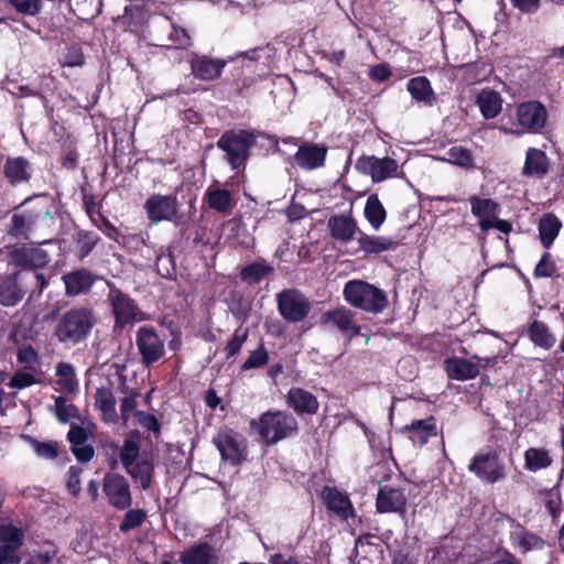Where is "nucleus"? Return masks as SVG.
Masks as SVG:
<instances>
[{
  "label": "nucleus",
  "instance_id": "69168bd1",
  "mask_svg": "<svg viewBox=\"0 0 564 564\" xmlns=\"http://www.w3.org/2000/svg\"><path fill=\"white\" fill-rule=\"evenodd\" d=\"M72 452L76 456V458L82 463L89 462L94 456V448L90 445H77L72 446Z\"/></svg>",
  "mask_w": 564,
  "mask_h": 564
},
{
  "label": "nucleus",
  "instance_id": "f8f14e48",
  "mask_svg": "<svg viewBox=\"0 0 564 564\" xmlns=\"http://www.w3.org/2000/svg\"><path fill=\"white\" fill-rule=\"evenodd\" d=\"M318 323L327 329L337 328L349 339L360 335L361 327L355 321V313L344 306L324 312Z\"/></svg>",
  "mask_w": 564,
  "mask_h": 564
},
{
  "label": "nucleus",
  "instance_id": "423d86ee",
  "mask_svg": "<svg viewBox=\"0 0 564 564\" xmlns=\"http://www.w3.org/2000/svg\"><path fill=\"white\" fill-rule=\"evenodd\" d=\"M468 470L489 484H495L506 478V466L499 453L495 449H487L476 454L468 465Z\"/></svg>",
  "mask_w": 564,
  "mask_h": 564
},
{
  "label": "nucleus",
  "instance_id": "393cba45",
  "mask_svg": "<svg viewBox=\"0 0 564 564\" xmlns=\"http://www.w3.org/2000/svg\"><path fill=\"white\" fill-rule=\"evenodd\" d=\"M25 290L20 283V273H12L0 282V303L4 306L18 304L24 296Z\"/></svg>",
  "mask_w": 564,
  "mask_h": 564
},
{
  "label": "nucleus",
  "instance_id": "ddd939ff",
  "mask_svg": "<svg viewBox=\"0 0 564 564\" xmlns=\"http://www.w3.org/2000/svg\"><path fill=\"white\" fill-rule=\"evenodd\" d=\"M102 490L109 505L116 509L123 510L132 503L129 482L122 475L115 473L106 474Z\"/></svg>",
  "mask_w": 564,
  "mask_h": 564
},
{
  "label": "nucleus",
  "instance_id": "20e7f679",
  "mask_svg": "<svg viewBox=\"0 0 564 564\" xmlns=\"http://www.w3.org/2000/svg\"><path fill=\"white\" fill-rule=\"evenodd\" d=\"M344 297L351 306L370 313H380L388 306L386 293L361 280L347 282Z\"/></svg>",
  "mask_w": 564,
  "mask_h": 564
},
{
  "label": "nucleus",
  "instance_id": "9d476101",
  "mask_svg": "<svg viewBox=\"0 0 564 564\" xmlns=\"http://www.w3.org/2000/svg\"><path fill=\"white\" fill-rule=\"evenodd\" d=\"M135 344L144 366L156 362L165 354L164 340L151 326H142L138 329Z\"/></svg>",
  "mask_w": 564,
  "mask_h": 564
},
{
  "label": "nucleus",
  "instance_id": "7c9ffc66",
  "mask_svg": "<svg viewBox=\"0 0 564 564\" xmlns=\"http://www.w3.org/2000/svg\"><path fill=\"white\" fill-rule=\"evenodd\" d=\"M364 215L375 230H378L386 221L387 210L377 194L368 196L364 208Z\"/></svg>",
  "mask_w": 564,
  "mask_h": 564
},
{
  "label": "nucleus",
  "instance_id": "b1692460",
  "mask_svg": "<svg viewBox=\"0 0 564 564\" xmlns=\"http://www.w3.org/2000/svg\"><path fill=\"white\" fill-rule=\"evenodd\" d=\"M180 561L182 564H217L218 556L212 545L198 543L182 552Z\"/></svg>",
  "mask_w": 564,
  "mask_h": 564
},
{
  "label": "nucleus",
  "instance_id": "39448f33",
  "mask_svg": "<svg viewBox=\"0 0 564 564\" xmlns=\"http://www.w3.org/2000/svg\"><path fill=\"white\" fill-rule=\"evenodd\" d=\"M254 143V135L248 131H228L217 141V147L226 153V160L232 169L245 164L249 148Z\"/></svg>",
  "mask_w": 564,
  "mask_h": 564
},
{
  "label": "nucleus",
  "instance_id": "603ef678",
  "mask_svg": "<svg viewBox=\"0 0 564 564\" xmlns=\"http://www.w3.org/2000/svg\"><path fill=\"white\" fill-rule=\"evenodd\" d=\"M246 338V330L237 329L225 347L226 357L231 358L236 356L240 351Z\"/></svg>",
  "mask_w": 564,
  "mask_h": 564
},
{
  "label": "nucleus",
  "instance_id": "bf43d9fd",
  "mask_svg": "<svg viewBox=\"0 0 564 564\" xmlns=\"http://www.w3.org/2000/svg\"><path fill=\"white\" fill-rule=\"evenodd\" d=\"M555 272V264L549 253H544L540 262L535 267L536 276H552Z\"/></svg>",
  "mask_w": 564,
  "mask_h": 564
},
{
  "label": "nucleus",
  "instance_id": "1a4fd4ad",
  "mask_svg": "<svg viewBox=\"0 0 564 564\" xmlns=\"http://www.w3.org/2000/svg\"><path fill=\"white\" fill-rule=\"evenodd\" d=\"M10 264L24 269L42 268L48 262L46 251L37 247L9 246L0 251Z\"/></svg>",
  "mask_w": 564,
  "mask_h": 564
},
{
  "label": "nucleus",
  "instance_id": "4468645a",
  "mask_svg": "<svg viewBox=\"0 0 564 564\" xmlns=\"http://www.w3.org/2000/svg\"><path fill=\"white\" fill-rule=\"evenodd\" d=\"M23 544V533L11 524L0 525V564H18V550Z\"/></svg>",
  "mask_w": 564,
  "mask_h": 564
},
{
  "label": "nucleus",
  "instance_id": "4be33fe9",
  "mask_svg": "<svg viewBox=\"0 0 564 564\" xmlns=\"http://www.w3.org/2000/svg\"><path fill=\"white\" fill-rule=\"evenodd\" d=\"M406 505V498L399 489L382 487L377 496V509L379 512H402Z\"/></svg>",
  "mask_w": 564,
  "mask_h": 564
},
{
  "label": "nucleus",
  "instance_id": "338daca9",
  "mask_svg": "<svg viewBox=\"0 0 564 564\" xmlns=\"http://www.w3.org/2000/svg\"><path fill=\"white\" fill-rule=\"evenodd\" d=\"M510 2L523 13L535 12L540 7V0H510Z\"/></svg>",
  "mask_w": 564,
  "mask_h": 564
},
{
  "label": "nucleus",
  "instance_id": "864d4df0",
  "mask_svg": "<svg viewBox=\"0 0 564 564\" xmlns=\"http://www.w3.org/2000/svg\"><path fill=\"white\" fill-rule=\"evenodd\" d=\"M75 408L69 404L64 397H57L55 399V414L58 421L65 423L74 416Z\"/></svg>",
  "mask_w": 564,
  "mask_h": 564
},
{
  "label": "nucleus",
  "instance_id": "a211bd4d",
  "mask_svg": "<svg viewBox=\"0 0 564 564\" xmlns=\"http://www.w3.org/2000/svg\"><path fill=\"white\" fill-rule=\"evenodd\" d=\"M225 65V61L212 59L205 55H194L191 61L192 74L200 80H214L218 78Z\"/></svg>",
  "mask_w": 564,
  "mask_h": 564
},
{
  "label": "nucleus",
  "instance_id": "09e8293b",
  "mask_svg": "<svg viewBox=\"0 0 564 564\" xmlns=\"http://www.w3.org/2000/svg\"><path fill=\"white\" fill-rule=\"evenodd\" d=\"M140 447L133 440H126L120 449V459L124 468H129L131 464L138 462Z\"/></svg>",
  "mask_w": 564,
  "mask_h": 564
},
{
  "label": "nucleus",
  "instance_id": "473e14b6",
  "mask_svg": "<svg viewBox=\"0 0 564 564\" xmlns=\"http://www.w3.org/2000/svg\"><path fill=\"white\" fill-rule=\"evenodd\" d=\"M553 458L547 449L543 447H530L524 452V467L527 470L536 473L551 466Z\"/></svg>",
  "mask_w": 564,
  "mask_h": 564
},
{
  "label": "nucleus",
  "instance_id": "13d9d810",
  "mask_svg": "<svg viewBox=\"0 0 564 564\" xmlns=\"http://www.w3.org/2000/svg\"><path fill=\"white\" fill-rule=\"evenodd\" d=\"M10 3L23 14L34 15L40 10L39 0H9Z\"/></svg>",
  "mask_w": 564,
  "mask_h": 564
},
{
  "label": "nucleus",
  "instance_id": "680f3d73",
  "mask_svg": "<svg viewBox=\"0 0 564 564\" xmlns=\"http://www.w3.org/2000/svg\"><path fill=\"white\" fill-rule=\"evenodd\" d=\"M67 489L76 496L80 490V469L72 466L67 471Z\"/></svg>",
  "mask_w": 564,
  "mask_h": 564
},
{
  "label": "nucleus",
  "instance_id": "c756f323",
  "mask_svg": "<svg viewBox=\"0 0 564 564\" xmlns=\"http://www.w3.org/2000/svg\"><path fill=\"white\" fill-rule=\"evenodd\" d=\"M547 158L541 150L530 148L527 151L523 174L527 176H543L547 172Z\"/></svg>",
  "mask_w": 564,
  "mask_h": 564
},
{
  "label": "nucleus",
  "instance_id": "cd10ccee",
  "mask_svg": "<svg viewBox=\"0 0 564 564\" xmlns=\"http://www.w3.org/2000/svg\"><path fill=\"white\" fill-rule=\"evenodd\" d=\"M95 405L100 411L101 417L105 422H117L118 414L116 410V398L111 388L101 387L96 390Z\"/></svg>",
  "mask_w": 564,
  "mask_h": 564
},
{
  "label": "nucleus",
  "instance_id": "7ed1b4c3",
  "mask_svg": "<svg viewBox=\"0 0 564 564\" xmlns=\"http://www.w3.org/2000/svg\"><path fill=\"white\" fill-rule=\"evenodd\" d=\"M252 425L267 444H275L296 434L299 430L296 419L285 411H268L257 422L253 421Z\"/></svg>",
  "mask_w": 564,
  "mask_h": 564
},
{
  "label": "nucleus",
  "instance_id": "8fccbe9b",
  "mask_svg": "<svg viewBox=\"0 0 564 564\" xmlns=\"http://www.w3.org/2000/svg\"><path fill=\"white\" fill-rule=\"evenodd\" d=\"M447 161L463 167H470L473 165L471 153L463 147H453L449 149L447 152Z\"/></svg>",
  "mask_w": 564,
  "mask_h": 564
},
{
  "label": "nucleus",
  "instance_id": "9b49d317",
  "mask_svg": "<svg viewBox=\"0 0 564 564\" xmlns=\"http://www.w3.org/2000/svg\"><path fill=\"white\" fill-rule=\"evenodd\" d=\"M214 444L220 452L223 459L231 465H238L246 459L245 438L232 430L219 431L214 437Z\"/></svg>",
  "mask_w": 564,
  "mask_h": 564
},
{
  "label": "nucleus",
  "instance_id": "de8ad7c7",
  "mask_svg": "<svg viewBox=\"0 0 564 564\" xmlns=\"http://www.w3.org/2000/svg\"><path fill=\"white\" fill-rule=\"evenodd\" d=\"M517 542L524 553L532 550H541L544 546V541L540 536L527 531L517 533Z\"/></svg>",
  "mask_w": 564,
  "mask_h": 564
},
{
  "label": "nucleus",
  "instance_id": "c03bdc74",
  "mask_svg": "<svg viewBox=\"0 0 564 564\" xmlns=\"http://www.w3.org/2000/svg\"><path fill=\"white\" fill-rule=\"evenodd\" d=\"M57 384L66 391H73L77 386L74 367L61 361L56 366Z\"/></svg>",
  "mask_w": 564,
  "mask_h": 564
},
{
  "label": "nucleus",
  "instance_id": "f257e3e1",
  "mask_svg": "<svg viewBox=\"0 0 564 564\" xmlns=\"http://www.w3.org/2000/svg\"><path fill=\"white\" fill-rule=\"evenodd\" d=\"M95 324L93 311L86 307H75L65 312L56 322L53 337L66 347H73L84 341Z\"/></svg>",
  "mask_w": 564,
  "mask_h": 564
},
{
  "label": "nucleus",
  "instance_id": "ea45409f",
  "mask_svg": "<svg viewBox=\"0 0 564 564\" xmlns=\"http://www.w3.org/2000/svg\"><path fill=\"white\" fill-rule=\"evenodd\" d=\"M20 283L25 293L29 292L30 296H40L47 285V280L43 273L31 270L25 273H20Z\"/></svg>",
  "mask_w": 564,
  "mask_h": 564
},
{
  "label": "nucleus",
  "instance_id": "37998d69",
  "mask_svg": "<svg viewBox=\"0 0 564 564\" xmlns=\"http://www.w3.org/2000/svg\"><path fill=\"white\" fill-rule=\"evenodd\" d=\"M469 203L471 206V213L479 218L497 216L499 206L490 198H479L474 195L469 197Z\"/></svg>",
  "mask_w": 564,
  "mask_h": 564
},
{
  "label": "nucleus",
  "instance_id": "0e129e2a",
  "mask_svg": "<svg viewBox=\"0 0 564 564\" xmlns=\"http://www.w3.org/2000/svg\"><path fill=\"white\" fill-rule=\"evenodd\" d=\"M67 437L72 446L83 445L86 444L87 432L84 427L74 425L70 427Z\"/></svg>",
  "mask_w": 564,
  "mask_h": 564
},
{
  "label": "nucleus",
  "instance_id": "6e6552de",
  "mask_svg": "<svg viewBox=\"0 0 564 564\" xmlns=\"http://www.w3.org/2000/svg\"><path fill=\"white\" fill-rule=\"evenodd\" d=\"M276 302L281 316L291 323L303 321L311 311L308 299L296 289L281 291Z\"/></svg>",
  "mask_w": 564,
  "mask_h": 564
},
{
  "label": "nucleus",
  "instance_id": "f704fd0d",
  "mask_svg": "<svg viewBox=\"0 0 564 564\" xmlns=\"http://www.w3.org/2000/svg\"><path fill=\"white\" fill-rule=\"evenodd\" d=\"M274 269L264 260H257L242 268L240 278L248 284H257L262 279L271 275Z\"/></svg>",
  "mask_w": 564,
  "mask_h": 564
},
{
  "label": "nucleus",
  "instance_id": "49530a36",
  "mask_svg": "<svg viewBox=\"0 0 564 564\" xmlns=\"http://www.w3.org/2000/svg\"><path fill=\"white\" fill-rule=\"evenodd\" d=\"M147 519V512L143 509H131L123 516L119 530L121 532H129L135 528H139Z\"/></svg>",
  "mask_w": 564,
  "mask_h": 564
},
{
  "label": "nucleus",
  "instance_id": "2f4dec72",
  "mask_svg": "<svg viewBox=\"0 0 564 564\" xmlns=\"http://www.w3.org/2000/svg\"><path fill=\"white\" fill-rule=\"evenodd\" d=\"M323 497L327 507L339 514L341 518L347 519L352 513V507L349 499L334 488H325Z\"/></svg>",
  "mask_w": 564,
  "mask_h": 564
},
{
  "label": "nucleus",
  "instance_id": "774afa93",
  "mask_svg": "<svg viewBox=\"0 0 564 564\" xmlns=\"http://www.w3.org/2000/svg\"><path fill=\"white\" fill-rule=\"evenodd\" d=\"M390 74H391L390 70L382 65H377L370 70V76L373 79H377L380 82L386 80L390 76Z\"/></svg>",
  "mask_w": 564,
  "mask_h": 564
},
{
  "label": "nucleus",
  "instance_id": "58836bf2",
  "mask_svg": "<svg viewBox=\"0 0 564 564\" xmlns=\"http://www.w3.org/2000/svg\"><path fill=\"white\" fill-rule=\"evenodd\" d=\"M561 221L551 214L544 215L540 219L539 232L541 242L545 248H550L561 228Z\"/></svg>",
  "mask_w": 564,
  "mask_h": 564
},
{
  "label": "nucleus",
  "instance_id": "72a5a7b5",
  "mask_svg": "<svg viewBox=\"0 0 564 564\" xmlns=\"http://www.w3.org/2000/svg\"><path fill=\"white\" fill-rule=\"evenodd\" d=\"M408 90L416 101L424 102L425 105L431 106L436 99L429 79L424 76L410 79Z\"/></svg>",
  "mask_w": 564,
  "mask_h": 564
},
{
  "label": "nucleus",
  "instance_id": "a18cd8bd",
  "mask_svg": "<svg viewBox=\"0 0 564 564\" xmlns=\"http://www.w3.org/2000/svg\"><path fill=\"white\" fill-rule=\"evenodd\" d=\"M22 437L33 447L39 457L54 459L58 456V444L56 442H40L30 435H22Z\"/></svg>",
  "mask_w": 564,
  "mask_h": 564
},
{
  "label": "nucleus",
  "instance_id": "f3484780",
  "mask_svg": "<svg viewBox=\"0 0 564 564\" xmlns=\"http://www.w3.org/2000/svg\"><path fill=\"white\" fill-rule=\"evenodd\" d=\"M357 166L365 173L370 174L373 182H382L392 176L398 170V163L390 158L378 159L376 156L361 158Z\"/></svg>",
  "mask_w": 564,
  "mask_h": 564
},
{
  "label": "nucleus",
  "instance_id": "5fc2aeb1",
  "mask_svg": "<svg viewBox=\"0 0 564 564\" xmlns=\"http://www.w3.org/2000/svg\"><path fill=\"white\" fill-rule=\"evenodd\" d=\"M170 42H171V44H166L165 46H175L177 48H185L189 45L191 39L184 29L172 26V32L170 34Z\"/></svg>",
  "mask_w": 564,
  "mask_h": 564
},
{
  "label": "nucleus",
  "instance_id": "4d7b16f0",
  "mask_svg": "<svg viewBox=\"0 0 564 564\" xmlns=\"http://www.w3.org/2000/svg\"><path fill=\"white\" fill-rule=\"evenodd\" d=\"M138 395H139L138 392H131L129 395L124 397L121 400L120 412H121V419H122V421L124 423L128 422L131 413L137 408V398H138Z\"/></svg>",
  "mask_w": 564,
  "mask_h": 564
},
{
  "label": "nucleus",
  "instance_id": "bb28decb",
  "mask_svg": "<svg viewBox=\"0 0 564 564\" xmlns=\"http://www.w3.org/2000/svg\"><path fill=\"white\" fill-rule=\"evenodd\" d=\"M3 174L12 185L29 182L31 165L23 158H8L3 166Z\"/></svg>",
  "mask_w": 564,
  "mask_h": 564
},
{
  "label": "nucleus",
  "instance_id": "c9c22d12",
  "mask_svg": "<svg viewBox=\"0 0 564 564\" xmlns=\"http://www.w3.org/2000/svg\"><path fill=\"white\" fill-rule=\"evenodd\" d=\"M405 429L412 432V441L420 445L425 444L431 436H436L437 434L433 416L425 420L413 421L410 425H406Z\"/></svg>",
  "mask_w": 564,
  "mask_h": 564
},
{
  "label": "nucleus",
  "instance_id": "aec40b11",
  "mask_svg": "<svg viewBox=\"0 0 564 564\" xmlns=\"http://www.w3.org/2000/svg\"><path fill=\"white\" fill-rule=\"evenodd\" d=\"M286 403L297 414H315L319 406L316 397L302 388L290 389L286 394Z\"/></svg>",
  "mask_w": 564,
  "mask_h": 564
},
{
  "label": "nucleus",
  "instance_id": "0eeeda50",
  "mask_svg": "<svg viewBox=\"0 0 564 564\" xmlns=\"http://www.w3.org/2000/svg\"><path fill=\"white\" fill-rule=\"evenodd\" d=\"M117 327H124L128 324L145 321L147 314L142 312L135 302L121 290L111 286L108 293Z\"/></svg>",
  "mask_w": 564,
  "mask_h": 564
},
{
  "label": "nucleus",
  "instance_id": "5701e85b",
  "mask_svg": "<svg viewBox=\"0 0 564 564\" xmlns=\"http://www.w3.org/2000/svg\"><path fill=\"white\" fill-rule=\"evenodd\" d=\"M63 281L65 283L66 294L76 296L87 293L91 289L95 276L88 270L79 269L65 274Z\"/></svg>",
  "mask_w": 564,
  "mask_h": 564
},
{
  "label": "nucleus",
  "instance_id": "dca6fc26",
  "mask_svg": "<svg viewBox=\"0 0 564 564\" xmlns=\"http://www.w3.org/2000/svg\"><path fill=\"white\" fill-rule=\"evenodd\" d=\"M517 121L527 131H539L546 122V109L539 101H525L517 107Z\"/></svg>",
  "mask_w": 564,
  "mask_h": 564
},
{
  "label": "nucleus",
  "instance_id": "412c9836",
  "mask_svg": "<svg viewBox=\"0 0 564 564\" xmlns=\"http://www.w3.org/2000/svg\"><path fill=\"white\" fill-rule=\"evenodd\" d=\"M330 236L341 242H348L354 239L358 230L356 220L348 215H335L327 221Z\"/></svg>",
  "mask_w": 564,
  "mask_h": 564
},
{
  "label": "nucleus",
  "instance_id": "a878e982",
  "mask_svg": "<svg viewBox=\"0 0 564 564\" xmlns=\"http://www.w3.org/2000/svg\"><path fill=\"white\" fill-rule=\"evenodd\" d=\"M445 370L451 379L466 381L479 373V366L464 358H451L445 361Z\"/></svg>",
  "mask_w": 564,
  "mask_h": 564
},
{
  "label": "nucleus",
  "instance_id": "6e6d98bb",
  "mask_svg": "<svg viewBox=\"0 0 564 564\" xmlns=\"http://www.w3.org/2000/svg\"><path fill=\"white\" fill-rule=\"evenodd\" d=\"M37 383V380L29 372L18 371L10 380L9 386L15 389H24Z\"/></svg>",
  "mask_w": 564,
  "mask_h": 564
},
{
  "label": "nucleus",
  "instance_id": "a19ab883",
  "mask_svg": "<svg viewBox=\"0 0 564 564\" xmlns=\"http://www.w3.org/2000/svg\"><path fill=\"white\" fill-rule=\"evenodd\" d=\"M358 243L360 249L367 253H379L394 247V242L390 238L368 235H361L358 238Z\"/></svg>",
  "mask_w": 564,
  "mask_h": 564
},
{
  "label": "nucleus",
  "instance_id": "e2e57ef3",
  "mask_svg": "<svg viewBox=\"0 0 564 564\" xmlns=\"http://www.w3.org/2000/svg\"><path fill=\"white\" fill-rule=\"evenodd\" d=\"M135 417L138 422L149 431L159 432L160 424L156 420V417L152 414L145 413L143 411L135 412Z\"/></svg>",
  "mask_w": 564,
  "mask_h": 564
},
{
  "label": "nucleus",
  "instance_id": "6ab92c4d",
  "mask_svg": "<svg viewBox=\"0 0 564 564\" xmlns=\"http://www.w3.org/2000/svg\"><path fill=\"white\" fill-rule=\"evenodd\" d=\"M327 148L318 144H305L294 155L295 163L304 170H314L324 165Z\"/></svg>",
  "mask_w": 564,
  "mask_h": 564
},
{
  "label": "nucleus",
  "instance_id": "f03ea898",
  "mask_svg": "<svg viewBox=\"0 0 564 564\" xmlns=\"http://www.w3.org/2000/svg\"><path fill=\"white\" fill-rule=\"evenodd\" d=\"M52 207L50 202L39 200L28 209L13 214L9 234L14 237L29 238L31 232H50L54 225Z\"/></svg>",
  "mask_w": 564,
  "mask_h": 564
},
{
  "label": "nucleus",
  "instance_id": "4c0bfd02",
  "mask_svg": "<svg viewBox=\"0 0 564 564\" xmlns=\"http://www.w3.org/2000/svg\"><path fill=\"white\" fill-rule=\"evenodd\" d=\"M134 481H138L142 489H148L152 481L153 465L149 459H140L124 468Z\"/></svg>",
  "mask_w": 564,
  "mask_h": 564
},
{
  "label": "nucleus",
  "instance_id": "e433bc0d",
  "mask_svg": "<svg viewBox=\"0 0 564 564\" xmlns=\"http://www.w3.org/2000/svg\"><path fill=\"white\" fill-rule=\"evenodd\" d=\"M527 334L531 341L541 348L550 349L555 344V337L543 322H532Z\"/></svg>",
  "mask_w": 564,
  "mask_h": 564
},
{
  "label": "nucleus",
  "instance_id": "052dcab7",
  "mask_svg": "<svg viewBox=\"0 0 564 564\" xmlns=\"http://www.w3.org/2000/svg\"><path fill=\"white\" fill-rule=\"evenodd\" d=\"M18 360L21 364H25L29 366L35 365L39 361L37 351L30 345L23 346L18 350Z\"/></svg>",
  "mask_w": 564,
  "mask_h": 564
},
{
  "label": "nucleus",
  "instance_id": "c85d7f7f",
  "mask_svg": "<svg viewBox=\"0 0 564 564\" xmlns=\"http://www.w3.org/2000/svg\"><path fill=\"white\" fill-rule=\"evenodd\" d=\"M476 104L486 119L496 118L502 109L500 95L491 89L481 90L477 96Z\"/></svg>",
  "mask_w": 564,
  "mask_h": 564
},
{
  "label": "nucleus",
  "instance_id": "2eb2a0df",
  "mask_svg": "<svg viewBox=\"0 0 564 564\" xmlns=\"http://www.w3.org/2000/svg\"><path fill=\"white\" fill-rule=\"evenodd\" d=\"M144 206L151 223L155 225L162 220H175L177 215V200L172 195H153Z\"/></svg>",
  "mask_w": 564,
  "mask_h": 564
},
{
  "label": "nucleus",
  "instance_id": "79ce46f5",
  "mask_svg": "<svg viewBox=\"0 0 564 564\" xmlns=\"http://www.w3.org/2000/svg\"><path fill=\"white\" fill-rule=\"evenodd\" d=\"M207 202L210 208L223 214L230 213L234 206L230 192L224 188L209 189Z\"/></svg>",
  "mask_w": 564,
  "mask_h": 564
},
{
  "label": "nucleus",
  "instance_id": "3c124183",
  "mask_svg": "<svg viewBox=\"0 0 564 564\" xmlns=\"http://www.w3.org/2000/svg\"><path fill=\"white\" fill-rule=\"evenodd\" d=\"M268 354L263 346L250 352L249 357L242 365L243 370L259 368L268 362Z\"/></svg>",
  "mask_w": 564,
  "mask_h": 564
}]
</instances>
